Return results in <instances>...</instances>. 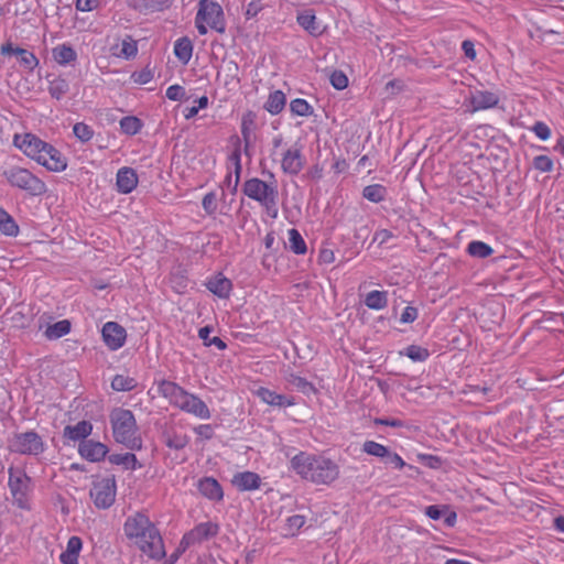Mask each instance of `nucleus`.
Here are the masks:
<instances>
[{
  "mask_svg": "<svg viewBox=\"0 0 564 564\" xmlns=\"http://www.w3.org/2000/svg\"><path fill=\"white\" fill-rule=\"evenodd\" d=\"M123 531L129 540H133L138 547L151 558H162L165 550L162 536L149 517L137 512L127 518Z\"/></svg>",
  "mask_w": 564,
  "mask_h": 564,
  "instance_id": "f257e3e1",
  "label": "nucleus"
},
{
  "mask_svg": "<svg viewBox=\"0 0 564 564\" xmlns=\"http://www.w3.org/2000/svg\"><path fill=\"white\" fill-rule=\"evenodd\" d=\"M290 463L302 479L315 485H330L339 476L338 465L323 455L300 452Z\"/></svg>",
  "mask_w": 564,
  "mask_h": 564,
  "instance_id": "f03ea898",
  "label": "nucleus"
},
{
  "mask_svg": "<svg viewBox=\"0 0 564 564\" xmlns=\"http://www.w3.org/2000/svg\"><path fill=\"white\" fill-rule=\"evenodd\" d=\"M110 422L116 442L131 451L141 449L142 440L137 435L135 419L130 410L115 409L110 414Z\"/></svg>",
  "mask_w": 564,
  "mask_h": 564,
  "instance_id": "7ed1b4c3",
  "label": "nucleus"
},
{
  "mask_svg": "<svg viewBox=\"0 0 564 564\" xmlns=\"http://www.w3.org/2000/svg\"><path fill=\"white\" fill-rule=\"evenodd\" d=\"M3 176L11 186L18 187L31 196H42L47 191L46 184L41 178L20 166L6 170Z\"/></svg>",
  "mask_w": 564,
  "mask_h": 564,
  "instance_id": "20e7f679",
  "label": "nucleus"
},
{
  "mask_svg": "<svg viewBox=\"0 0 564 564\" xmlns=\"http://www.w3.org/2000/svg\"><path fill=\"white\" fill-rule=\"evenodd\" d=\"M242 193L261 206H268L269 208L273 207L279 197L275 181L269 183L258 177L247 180L242 186Z\"/></svg>",
  "mask_w": 564,
  "mask_h": 564,
  "instance_id": "39448f33",
  "label": "nucleus"
},
{
  "mask_svg": "<svg viewBox=\"0 0 564 564\" xmlns=\"http://www.w3.org/2000/svg\"><path fill=\"white\" fill-rule=\"evenodd\" d=\"M198 20H203L214 31L224 34L226 32V19L221 6L212 0H199L197 13Z\"/></svg>",
  "mask_w": 564,
  "mask_h": 564,
  "instance_id": "423d86ee",
  "label": "nucleus"
},
{
  "mask_svg": "<svg viewBox=\"0 0 564 564\" xmlns=\"http://www.w3.org/2000/svg\"><path fill=\"white\" fill-rule=\"evenodd\" d=\"M116 479L115 477L102 478L95 481L90 489V498L98 509H108L116 499Z\"/></svg>",
  "mask_w": 564,
  "mask_h": 564,
  "instance_id": "0eeeda50",
  "label": "nucleus"
},
{
  "mask_svg": "<svg viewBox=\"0 0 564 564\" xmlns=\"http://www.w3.org/2000/svg\"><path fill=\"white\" fill-rule=\"evenodd\" d=\"M9 446L12 452L24 455H39L44 451L41 436L33 431L14 434Z\"/></svg>",
  "mask_w": 564,
  "mask_h": 564,
  "instance_id": "6e6552de",
  "label": "nucleus"
},
{
  "mask_svg": "<svg viewBox=\"0 0 564 564\" xmlns=\"http://www.w3.org/2000/svg\"><path fill=\"white\" fill-rule=\"evenodd\" d=\"M13 143L22 150L24 154L35 160L37 163L44 158L43 151L48 144L32 133H25L23 135L15 134Z\"/></svg>",
  "mask_w": 564,
  "mask_h": 564,
  "instance_id": "1a4fd4ad",
  "label": "nucleus"
},
{
  "mask_svg": "<svg viewBox=\"0 0 564 564\" xmlns=\"http://www.w3.org/2000/svg\"><path fill=\"white\" fill-rule=\"evenodd\" d=\"M29 481L30 478L23 470L14 468L9 469V488L20 508H25Z\"/></svg>",
  "mask_w": 564,
  "mask_h": 564,
  "instance_id": "9d476101",
  "label": "nucleus"
},
{
  "mask_svg": "<svg viewBox=\"0 0 564 564\" xmlns=\"http://www.w3.org/2000/svg\"><path fill=\"white\" fill-rule=\"evenodd\" d=\"M304 164L305 159L300 147L294 145L283 153L281 169L285 174L297 175L304 167Z\"/></svg>",
  "mask_w": 564,
  "mask_h": 564,
  "instance_id": "9b49d317",
  "label": "nucleus"
},
{
  "mask_svg": "<svg viewBox=\"0 0 564 564\" xmlns=\"http://www.w3.org/2000/svg\"><path fill=\"white\" fill-rule=\"evenodd\" d=\"M177 408H180L182 411L194 414L200 419L207 420L210 417V411L206 403L198 397L187 392L186 390L180 403L177 404Z\"/></svg>",
  "mask_w": 564,
  "mask_h": 564,
  "instance_id": "f8f14e48",
  "label": "nucleus"
},
{
  "mask_svg": "<svg viewBox=\"0 0 564 564\" xmlns=\"http://www.w3.org/2000/svg\"><path fill=\"white\" fill-rule=\"evenodd\" d=\"M126 337V329L116 322H108L102 327L104 341L111 350L121 348L124 345Z\"/></svg>",
  "mask_w": 564,
  "mask_h": 564,
  "instance_id": "ddd939ff",
  "label": "nucleus"
},
{
  "mask_svg": "<svg viewBox=\"0 0 564 564\" xmlns=\"http://www.w3.org/2000/svg\"><path fill=\"white\" fill-rule=\"evenodd\" d=\"M219 527L213 522H204L197 524L189 532L184 534V544L193 545L204 540L215 536L218 533Z\"/></svg>",
  "mask_w": 564,
  "mask_h": 564,
  "instance_id": "4468645a",
  "label": "nucleus"
},
{
  "mask_svg": "<svg viewBox=\"0 0 564 564\" xmlns=\"http://www.w3.org/2000/svg\"><path fill=\"white\" fill-rule=\"evenodd\" d=\"M78 452L83 458L96 463L102 460L107 456L109 449L101 442L86 440L79 443Z\"/></svg>",
  "mask_w": 564,
  "mask_h": 564,
  "instance_id": "2eb2a0df",
  "label": "nucleus"
},
{
  "mask_svg": "<svg viewBox=\"0 0 564 564\" xmlns=\"http://www.w3.org/2000/svg\"><path fill=\"white\" fill-rule=\"evenodd\" d=\"M43 152L44 158L41 159L39 164L53 172H62L66 169V159L52 144L48 143Z\"/></svg>",
  "mask_w": 564,
  "mask_h": 564,
  "instance_id": "dca6fc26",
  "label": "nucleus"
},
{
  "mask_svg": "<svg viewBox=\"0 0 564 564\" xmlns=\"http://www.w3.org/2000/svg\"><path fill=\"white\" fill-rule=\"evenodd\" d=\"M198 491L202 496L209 500L220 501L224 497V491L220 484L213 477H203L197 484Z\"/></svg>",
  "mask_w": 564,
  "mask_h": 564,
  "instance_id": "f3484780",
  "label": "nucleus"
},
{
  "mask_svg": "<svg viewBox=\"0 0 564 564\" xmlns=\"http://www.w3.org/2000/svg\"><path fill=\"white\" fill-rule=\"evenodd\" d=\"M471 112L496 107L499 102V97L491 91L476 90L470 95Z\"/></svg>",
  "mask_w": 564,
  "mask_h": 564,
  "instance_id": "a211bd4d",
  "label": "nucleus"
},
{
  "mask_svg": "<svg viewBox=\"0 0 564 564\" xmlns=\"http://www.w3.org/2000/svg\"><path fill=\"white\" fill-rule=\"evenodd\" d=\"M138 185V175L132 167H122L117 173V187L122 194L131 193Z\"/></svg>",
  "mask_w": 564,
  "mask_h": 564,
  "instance_id": "6ab92c4d",
  "label": "nucleus"
},
{
  "mask_svg": "<svg viewBox=\"0 0 564 564\" xmlns=\"http://www.w3.org/2000/svg\"><path fill=\"white\" fill-rule=\"evenodd\" d=\"M232 485L240 491L258 489L261 485V478L253 471H242L234 476Z\"/></svg>",
  "mask_w": 564,
  "mask_h": 564,
  "instance_id": "aec40b11",
  "label": "nucleus"
},
{
  "mask_svg": "<svg viewBox=\"0 0 564 564\" xmlns=\"http://www.w3.org/2000/svg\"><path fill=\"white\" fill-rule=\"evenodd\" d=\"M93 425L88 421H80L75 425H66L63 431V436L69 441H86L91 434Z\"/></svg>",
  "mask_w": 564,
  "mask_h": 564,
  "instance_id": "412c9836",
  "label": "nucleus"
},
{
  "mask_svg": "<svg viewBox=\"0 0 564 564\" xmlns=\"http://www.w3.org/2000/svg\"><path fill=\"white\" fill-rule=\"evenodd\" d=\"M256 394L263 402H265L267 404L272 405V406L284 408V406H291L294 404L293 399H289L283 394H279L275 391H272V390L263 388V387H260L256 391Z\"/></svg>",
  "mask_w": 564,
  "mask_h": 564,
  "instance_id": "4be33fe9",
  "label": "nucleus"
},
{
  "mask_svg": "<svg viewBox=\"0 0 564 564\" xmlns=\"http://www.w3.org/2000/svg\"><path fill=\"white\" fill-rule=\"evenodd\" d=\"M159 392L166 399L170 400L172 404L177 406L180 403L185 390L180 387L177 383L169 381V380H162L159 382L158 386Z\"/></svg>",
  "mask_w": 564,
  "mask_h": 564,
  "instance_id": "5701e85b",
  "label": "nucleus"
},
{
  "mask_svg": "<svg viewBox=\"0 0 564 564\" xmlns=\"http://www.w3.org/2000/svg\"><path fill=\"white\" fill-rule=\"evenodd\" d=\"M208 290L218 297L226 299L229 296L232 284L231 281L223 274H218L210 279L207 283Z\"/></svg>",
  "mask_w": 564,
  "mask_h": 564,
  "instance_id": "b1692460",
  "label": "nucleus"
},
{
  "mask_svg": "<svg viewBox=\"0 0 564 564\" xmlns=\"http://www.w3.org/2000/svg\"><path fill=\"white\" fill-rule=\"evenodd\" d=\"M53 58L59 65H66L75 62L77 58L76 51L68 44L57 45L52 50Z\"/></svg>",
  "mask_w": 564,
  "mask_h": 564,
  "instance_id": "393cba45",
  "label": "nucleus"
},
{
  "mask_svg": "<svg viewBox=\"0 0 564 564\" xmlns=\"http://www.w3.org/2000/svg\"><path fill=\"white\" fill-rule=\"evenodd\" d=\"M108 460L113 465H121L124 469L135 470L141 468L142 465L138 462L137 456L132 453L111 454Z\"/></svg>",
  "mask_w": 564,
  "mask_h": 564,
  "instance_id": "a878e982",
  "label": "nucleus"
},
{
  "mask_svg": "<svg viewBox=\"0 0 564 564\" xmlns=\"http://www.w3.org/2000/svg\"><path fill=\"white\" fill-rule=\"evenodd\" d=\"M286 104V97L283 91L274 90L270 93L267 102L264 104V109L269 111L271 115L280 113Z\"/></svg>",
  "mask_w": 564,
  "mask_h": 564,
  "instance_id": "bb28decb",
  "label": "nucleus"
},
{
  "mask_svg": "<svg viewBox=\"0 0 564 564\" xmlns=\"http://www.w3.org/2000/svg\"><path fill=\"white\" fill-rule=\"evenodd\" d=\"M174 54L183 64H187L192 58L193 44L187 36H183L175 42Z\"/></svg>",
  "mask_w": 564,
  "mask_h": 564,
  "instance_id": "cd10ccee",
  "label": "nucleus"
},
{
  "mask_svg": "<svg viewBox=\"0 0 564 564\" xmlns=\"http://www.w3.org/2000/svg\"><path fill=\"white\" fill-rule=\"evenodd\" d=\"M70 332V322L68 319L59 321L53 325H48L44 332L47 339H58Z\"/></svg>",
  "mask_w": 564,
  "mask_h": 564,
  "instance_id": "c85d7f7f",
  "label": "nucleus"
},
{
  "mask_svg": "<svg viewBox=\"0 0 564 564\" xmlns=\"http://www.w3.org/2000/svg\"><path fill=\"white\" fill-rule=\"evenodd\" d=\"M0 231L7 236H17L19 234V226L13 217L3 208H0Z\"/></svg>",
  "mask_w": 564,
  "mask_h": 564,
  "instance_id": "c756f323",
  "label": "nucleus"
},
{
  "mask_svg": "<svg viewBox=\"0 0 564 564\" xmlns=\"http://www.w3.org/2000/svg\"><path fill=\"white\" fill-rule=\"evenodd\" d=\"M365 304L371 310H382L388 304L387 292L371 291L365 299Z\"/></svg>",
  "mask_w": 564,
  "mask_h": 564,
  "instance_id": "7c9ffc66",
  "label": "nucleus"
},
{
  "mask_svg": "<svg viewBox=\"0 0 564 564\" xmlns=\"http://www.w3.org/2000/svg\"><path fill=\"white\" fill-rule=\"evenodd\" d=\"M362 196L372 203H380L386 199L387 188L381 184L368 185L364 188Z\"/></svg>",
  "mask_w": 564,
  "mask_h": 564,
  "instance_id": "2f4dec72",
  "label": "nucleus"
},
{
  "mask_svg": "<svg viewBox=\"0 0 564 564\" xmlns=\"http://www.w3.org/2000/svg\"><path fill=\"white\" fill-rule=\"evenodd\" d=\"M289 384L295 388L297 391L310 395L311 393H315L316 389L313 383L308 382L305 378H302L297 375L290 373L286 378Z\"/></svg>",
  "mask_w": 564,
  "mask_h": 564,
  "instance_id": "473e14b6",
  "label": "nucleus"
},
{
  "mask_svg": "<svg viewBox=\"0 0 564 564\" xmlns=\"http://www.w3.org/2000/svg\"><path fill=\"white\" fill-rule=\"evenodd\" d=\"M467 251L470 256L479 259L488 258L494 253V249L489 245L479 240L469 242Z\"/></svg>",
  "mask_w": 564,
  "mask_h": 564,
  "instance_id": "72a5a7b5",
  "label": "nucleus"
},
{
  "mask_svg": "<svg viewBox=\"0 0 564 564\" xmlns=\"http://www.w3.org/2000/svg\"><path fill=\"white\" fill-rule=\"evenodd\" d=\"M289 247L295 254H304L307 250L303 237L295 228L289 230Z\"/></svg>",
  "mask_w": 564,
  "mask_h": 564,
  "instance_id": "f704fd0d",
  "label": "nucleus"
},
{
  "mask_svg": "<svg viewBox=\"0 0 564 564\" xmlns=\"http://www.w3.org/2000/svg\"><path fill=\"white\" fill-rule=\"evenodd\" d=\"M69 90V85L66 79L56 77L50 80L48 93L55 99H61Z\"/></svg>",
  "mask_w": 564,
  "mask_h": 564,
  "instance_id": "c9c22d12",
  "label": "nucleus"
},
{
  "mask_svg": "<svg viewBox=\"0 0 564 564\" xmlns=\"http://www.w3.org/2000/svg\"><path fill=\"white\" fill-rule=\"evenodd\" d=\"M139 9L141 11L158 12L169 9L172 6V0H140Z\"/></svg>",
  "mask_w": 564,
  "mask_h": 564,
  "instance_id": "e433bc0d",
  "label": "nucleus"
},
{
  "mask_svg": "<svg viewBox=\"0 0 564 564\" xmlns=\"http://www.w3.org/2000/svg\"><path fill=\"white\" fill-rule=\"evenodd\" d=\"M121 131L129 135L137 134L142 128V121L133 116L123 117L120 120Z\"/></svg>",
  "mask_w": 564,
  "mask_h": 564,
  "instance_id": "4c0bfd02",
  "label": "nucleus"
},
{
  "mask_svg": "<svg viewBox=\"0 0 564 564\" xmlns=\"http://www.w3.org/2000/svg\"><path fill=\"white\" fill-rule=\"evenodd\" d=\"M212 333V327L204 326L198 330V336L200 339H203L204 345L209 347L212 345L216 346L219 350H224L227 345L220 337H210L209 334Z\"/></svg>",
  "mask_w": 564,
  "mask_h": 564,
  "instance_id": "58836bf2",
  "label": "nucleus"
},
{
  "mask_svg": "<svg viewBox=\"0 0 564 564\" xmlns=\"http://www.w3.org/2000/svg\"><path fill=\"white\" fill-rule=\"evenodd\" d=\"M297 23L312 35L319 34L318 26L316 25V17L312 13L305 12L297 15Z\"/></svg>",
  "mask_w": 564,
  "mask_h": 564,
  "instance_id": "ea45409f",
  "label": "nucleus"
},
{
  "mask_svg": "<svg viewBox=\"0 0 564 564\" xmlns=\"http://www.w3.org/2000/svg\"><path fill=\"white\" fill-rule=\"evenodd\" d=\"M137 387V382L133 378L117 375L111 381V388L116 391H131Z\"/></svg>",
  "mask_w": 564,
  "mask_h": 564,
  "instance_id": "a19ab883",
  "label": "nucleus"
},
{
  "mask_svg": "<svg viewBox=\"0 0 564 564\" xmlns=\"http://www.w3.org/2000/svg\"><path fill=\"white\" fill-rule=\"evenodd\" d=\"M362 451L370 455L386 459L389 455V448L375 441H366L362 445Z\"/></svg>",
  "mask_w": 564,
  "mask_h": 564,
  "instance_id": "79ce46f5",
  "label": "nucleus"
},
{
  "mask_svg": "<svg viewBox=\"0 0 564 564\" xmlns=\"http://www.w3.org/2000/svg\"><path fill=\"white\" fill-rule=\"evenodd\" d=\"M290 110L293 115L308 117L313 115V107L302 98L293 99L290 104Z\"/></svg>",
  "mask_w": 564,
  "mask_h": 564,
  "instance_id": "37998d69",
  "label": "nucleus"
},
{
  "mask_svg": "<svg viewBox=\"0 0 564 564\" xmlns=\"http://www.w3.org/2000/svg\"><path fill=\"white\" fill-rule=\"evenodd\" d=\"M17 56L19 57L20 64L29 70H33L39 64L36 56L28 50H18Z\"/></svg>",
  "mask_w": 564,
  "mask_h": 564,
  "instance_id": "c03bdc74",
  "label": "nucleus"
},
{
  "mask_svg": "<svg viewBox=\"0 0 564 564\" xmlns=\"http://www.w3.org/2000/svg\"><path fill=\"white\" fill-rule=\"evenodd\" d=\"M188 442L189 440L186 435H181L176 433L167 435L165 440V444L167 447L177 451L183 449L188 444Z\"/></svg>",
  "mask_w": 564,
  "mask_h": 564,
  "instance_id": "a18cd8bd",
  "label": "nucleus"
},
{
  "mask_svg": "<svg viewBox=\"0 0 564 564\" xmlns=\"http://www.w3.org/2000/svg\"><path fill=\"white\" fill-rule=\"evenodd\" d=\"M73 132L77 139L82 142H87L93 138L94 131L89 126L84 122H77L74 124Z\"/></svg>",
  "mask_w": 564,
  "mask_h": 564,
  "instance_id": "49530a36",
  "label": "nucleus"
},
{
  "mask_svg": "<svg viewBox=\"0 0 564 564\" xmlns=\"http://www.w3.org/2000/svg\"><path fill=\"white\" fill-rule=\"evenodd\" d=\"M405 355L413 361H424L430 356L426 348L416 345L409 346L406 348Z\"/></svg>",
  "mask_w": 564,
  "mask_h": 564,
  "instance_id": "de8ad7c7",
  "label": "nucleus"
},
{
  "mask_svg": "<svg viewBox=\"0 0 564 564\" xmlns=\"http://www.w3.org/2000/svg\"><path fill=\"white\" fill-rule=\"evenodd\" d=\"M533 166L535 170L541 172H551L553 169V162L547 155H538L533 160Z\"/></svg>",
  "mask_w": 564,
  "mask_h": 564,
  "instance_id": "09e8293b",
  "label": "nucleus"
},
{
  "mask_svg": "<svg viewBox=\"0 0 564 564\" xmlns=\"http://www.w3.org/2000/svg\"><path fill=\"white\" fill-rule=\"evenodd\" d=\"M330 84L338 90L345 89L348 85L347 76L340 70H334L330 75Z\"/></svg>",
  "mask_w": 564,
  "mask_h": 564,
  "instance_id": "8fccbe9b",
  "label": "nucleus"
},
{
  "mask_svg": "<svg viewBox=\"0 0 564 564\" xmlns=\"http://www.w3.org/2000/svg\"><path fill=\"white\" fill-rule=\"evenodd\" d=\"M202 205H203L204 210L208 215H213L217 209L215 193H213V192L207 193L203 198Z\"/></svg>",
  "mask_w": 564,
  "mask_h": 564,
  "instance_id": "3c124183",
  "label": "nucleus"
},
{
  "mask_svg": "<svg viewBox=\"0 0 564 564\" xmlns=\"http://www.w3.org/2000/svg\"><path fill=\"white\" fill-rule=\"evenodd\" d=\"M253 120L248 117H243L241 122V135L245 143L251 144V130H252Z\"/></svg>",
  "mask_w": 564,
  "mask_h": 564,
  "instance_id": "603ef678",
  "label": "nucleus"
},
{
  "mask_svg": "<svg viewBox=\"0 0 564 564\" xmlns=\"http://www.w3.org/2000/svg\"><path fill=\"white\" fill-rule=\"evenodd\" d=\"M185 96V89L180 85H172L166 89V97L170 100H182Z\"/></svg>",
  "mask_w": 564,
  "mask_h": 564,
  "instance_id": "864d4df0",
  "label": "nucleus"
},
{
  "mask_svg": "<svg viewBox=\"0 0 564 564\" xmlns=\"http://www.w3.org/2000/svg\"><path fill=\"white\" fill-rule=\"evenodd\" d=\"M82 546H83V542H82L80 538L74 535V536L69 538L65 552L69 553V554H74L76 556H79Z\"/></svg>",
  "mask_w": 564,
  "mask_h": 564,
  "instance_id": "5fc2aeb1",
  "label": "nucleus"
},
{
  "mask_svg": "<svg viewBox=\"0 0 564 564\" xmlns=\"http://www.w3.org/2000/svg\"><path fill=\"white\" fill-rule=\"evenodd\" d=\"M532 131L541 140H546L551 135L550 128L544 122H542V121L535 122L534 126L532 127Z\"/></svg>",
  "mask_w": 564,
  "mask_h": 564,
  "instance_id": "6e6d98bb",
  "label": "nucleus"
},
{
  "mask_svg": "<svg viewBox=\"0 0 564 564\" xmlns=\"http://www.w3.org/2000/svg\"><path fill=\"white\" fill-rule=\"evenodd\" d=\"M132 78L137 84H148L153 78V73L149 68L132 74Z\"/></svg>",
  "mask_w": 564,
  "mask_h": 564,
  "instance_id": "4d7b16f0",
  "label": "nucleus"
},
{
  "mask_svg": "<svg viewBox=\"0 0 564 564\" xmlns=\"http://www.w3.org/2000/svg\"><path fill=\"white\" fill-rule=\"evenodd\" d=\"M235 149L229 155V160L235 166L239 167V165H241V141L238 137H235Z\"/></svg>",
  "mask_w": 564,
  "mask_h": 564,
  "instance_id": "13d9d810",
  "label": "nucleus"
},
{
  "mask_svg": "<svg viewBox=\"0 0 564 564\" xmlns=\"http://www.w3.org/2000/svg\"><path fill=\"white\" fill-rule=\"evenodd\" d=\"M417 318V308L413 306H406L401 314L400 321L404 324L413 323Z\"/></svg>",
  "mask_w": 564,
  "mask_h": 564,
  "instance_id": "bf43d9fd",
  "label": "nucleus"
},
{
  "mask_svg": "<svg viewBox=\"0 0 564 564\" xmlns=\"http://www.w3.org/2000/svg\"><path fill=\"white\" fill-rule=\"evenodd\" d=\"M262 10L260 0H252L246 9L245 15L247 19H252Z\"/></svg>",
  "mask_w": 564,
  "mask_h": 564,
  "instance_id": "052dcab7",
  "label": "nucleus"
},
{
  "mask_svg": "<svg viewBox=\"0 0 564 564\" xmlns=\"http://www.w3.org/2000/svg\"><path fill=\"white\" fill-rule=\"evenodd\" d=\"M393 237V234L388 229H381L378 230L373 236V242H378L379 246H382L387 243L391 238Z\"/></svg>",
  "mask_w": 564,
  "mask_h": 564,
  "instance_id": "680f3d73",
  "label": "nucleus"
},
{
  "mask_svg": "<svg viewBox=\"0 0 564 564\" xmlns=\"http://www.w3.org/2000/svg\"><path fill=\"white\" fill-rule=\"evenodd\" d=\"M384 462L387 464L393 465L398 469H401L405 466V463L402 459V457L400 455H398L397 453H391L390 451H389V455H387Z\"/></svg>",
  "mask_w": 564,
  "mask_h": 564,
  "instance_id": "e2e57ef3",
  "label": "nucleus"
},
{
  "mask_svg": "<svg viewBox=\"0 0 564 564\" xmlns=\"http://www.w3.org/2000/svg\"><path fill=\"white\" fill-rule=\"evenodd\" d=\"M76 9L78 11H91L97 6V0H76Z\"/></svg>",
  "mask_w": 564,
  "mask_h": 564,
  "instance_id": "0e129e2a",
  "label": "nucleus"
},
{
  "mask_svg": "<svg viewBox=\"0 0 564 564\" xmlns=\"http://www.w3.org/2000/svg\"><path fill=\"white\" fill-rule=\"evenodd\" d=\"M462 50L464 51L466 57L470 58L471 61L476 58V51L474 43L471 41L465 40L462 43Z\"/></svg>",
  "mask_w": 564,
  "mask_h": 564,
  "instance_id": "69168bd1",
  "label": "nucleus"
},
{
  "mask_svg": "<svg viewBox=\"0 0 564 564\" xmlns=\"http://www.w3.org/2000/svg\"><path fill=\"white\" fill-rule=\"evenodd\" d=\"M288 523L291 529L299 530L305 524V517L301 514L292 516L288 519Z\"/></svg>",
  "mask_w": 564,
  "mask_h": 564,
  "instance_id": "338daca9",
  "label": "nucleus"
},
{
  "mask_svg": "<svg viewBox=\"0 0 564 564\" xmlns=\"http://www.w3.org/2000/svg\"><path fill=\"white\" fill-rule=\"evenodd\" d=\"M443 512H444V511H443V509H441V507H440V506H435V505H433V506H429V507H426V509H425V514H426L429 518L433 519V520H438V519H441V518H442V516H443Z\"/></svg>",
  "mask_w": 564,
  "mask_h": 564,
  "instance_id": "774afa93",
  "label": "nucleus"
}]
</instances>
